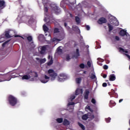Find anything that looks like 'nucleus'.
Here are the masks:
<instances>
[{
    "mask_svg": "<svg viewBox=\"0 0 130 130\" xmlns=\"http://www.w3.org/2000/svg\"><path fill=\"white\" fill-rule=\"evenodd\" d=\"M8 102L11 106H15L18 103V99L13 95H10L8 96Z\"/></svg>",
    "mask_w": 130,
    "mask_h": 130,
    "instance_id": "f257e3e1",
    "label": "nucleus"
},
{
    "mask_svg": "<svg viewBox=\"0 0 130 130\" xmlns=\"http://www.w3.org/2000/svg\"><path fill=\"white\" fill-rule=\"evenodd\" d=\"M48 75L51 78V81H54L55 78L57 77V73L54 72L53 69H49L48 70Z\"/></svg>",
    "mask_w": 130,
    "mask_h": 130,
    "instance_id": "f03ea898",
    "label": "nucleus"
},
{
    "mask_svg": "<svg viewBox=\"0 0 130 130\" xmlns=\"http://www.w3.org/2000/svg\"><path fill=\"white\" fill-rule=\"evenodd\" d=\"M51 39V42H55V41H58L59 42V41H61V40H63L64 39V37H66V36L64 34H60L58 36V38H54L52 39H51V37L50 36Z\"/></svg>",
    "mask_w": 130,
    "mask_h": 130,
    "instance_id": "7ed1b4c3",
    "label": "nucleus"
},
{
    "mask_svg": "<svg viewBox=\"0 0 130 130\" xmlns=\"http://www.w3.org/2000/svg\"><path fill=\"white\" fill-rule=\"evenodd\" d=\"M45 21L46 22V25L53 23L54 22V18H53L52 14L47 15V17H45Z\"/></svg>",
    "mask_w": 130,
    "mask_h": 130,
    "instance_id": "20e7f679",
    "label": "nucleus"
},
{
    "mask_svg": "<svg viewBox=\"0 0 130 130\" xmlns=\"http://www.w3.org/2000/svg\"><path fill=\"white\" fill-rule=\"evenodd\" d=\"M110 22L111 24L114 25V26H118V25H119L118 20H117L115 17H112L110 20Z\"/></svg>",
    "mask_w": 130,
    "mask_h": 130,
    "instance_id": "39448f33",
    "label": "nucleus"
},
{
    "mask_svg": "<svg viewBox=\"0 0 130 130\" xmlns=\"http://www.w3.org/2000/svg\"><path fill=\"white\" fill-rule=\"evenodd\" d=\"M26 20H28V24H32L34 21L33 16H26L24 17Z\"/></svg>",
    "mask_w": 130,
    "mask_h": 130,
    "instance_id": "423d86ee",
    "label": "nucleus"
},
{
    "mask_svg": "<svg viewBox=\"0 0 130 130\" xmlns=\"http://www.w3.org/2000/svg\"><path fill=\"white\" fill-rule=\"evenodd\" d=\"M107 20H106V18L104 17L100 18L98 21V23L100 25L102 24H105V23H107Z\"/></svg>",
    "mask_w": 130,
    "mask_h": 130,
    "instance_id": "0eeeda50",
    "label": "nucleus"
},
{
    "mask_svg": "<svg viewBox=\"0 0 130 130\" xmlns=\"http://www.w3.org/2000/svg\"><path fill=\"white\" fill-rule=\"evenodd\" d=\"M52 10H53L56 15H58L60 13V9L55 5L52 8Z\"/></svg>",
    "mask_w": 130,
    "mask_h": 130,
    "instance_id": "6e6552de",
    "label": "nucleus"
},
{
    "mask_svg": "<svg viewBox=\"0 0 130 130\" xmlns=\"http://www.w3.org/2000/svg\"><path fill=\"white\" fill-rule=\"evenodd\" d=\"M44 79H45L41 80V83H43L44 84H45L46 83H47L48 81H49V77L47 76V75H45Z\"/></svg>",
    "mask_w": 130,
    "mask_h": 130,
    "instance_id": "1a4fd4ad",
    "label": "nucleus"
},
{
    "mask_svg": "<svg viewBox=\"0 0 130 130\" xmlns=\"http://www.w3.org/2000/svg\"><path fill=\"white\" fill-rule=\"evenodd\" d=\"M89 94H90V90H86L84 94V99L88 100V98H89Z\"/></svg>",
    "mask_w": 130,
    "mask_h": 130,
    "instance_id": "9d476101",
    "label": "nucleus"
},
{
    "mask_svg": "<svg viewBox=\"0 0 130 130\" xmlns=\"http://www.w3.org/2000/svg\"><path fill=\"white\" fill-rule=\"evenodd\" d=\"M6 8V2L5 1H0V9H5Z\"/></svg>",
    "mask_w": 130,
    "mask_h": 130,
    "instance_id": "9b49d317",
    "label": "nucleus"
},
{
    "mask_svg": "<svg viewBox=\"0 0 130 130\" xmlns=\"http://www.w3.org/2000/svg\"><path fill=\"white\" fill-rule=\"evenodd\" d=\"M79 94H83V89L77 88L75 91L76 95H79Z\"/></svg>",
    "mask_w": 130,
    "mask_h": 130,
    "instance_id": "f8f14e48",
    "label": "nucleus"
},
{
    "mask_svg": "<svg viewBox=\"0 0 130 130\" xmlns=\"http://www.w3.org/2000/svg\"><path fill=\"white\" fill-rule=\"evenodd\" d=\"M126 30H124V29H122L119 31V34L120 36L123 37L126 35Z\"/></svg>",
    "mask_w": 130,
    "mask_h": 130,
    "instance_id": "ddd939ff",
    "label": "nucleus"
},
{
    "mask_svg": "<svg viewBox=\"0 0 130 130\" xmlns=\"http://www.w3.org/2000/svg\"><path fill=\"white\" fill-rule=\"evenodd\" d=\"M80 51L79 50V49H76V52L74 55V57L75 58H78V57L79 56H80Z\"/></svg>",
    "mask_w": 130,
    "mask_h": 130,
    "instance_id": "4468645a",
    "label": "nucleus"
},
{
    "mask_svg": "<svg viewBox=\"0 0 130 130\" xmlns=\"http://www.w3.org/2000/svg\"><path fill=\"white\" fill-rule=\"evenodd\" d=\"M36 60L39 61V62H40L41 64L44 63L46 61V59L43 58V59H40L39 58H36Z\"/></svg>",
    "mask_w": 130,
    "mask_h": 130,
    "instance_id": "2eb2a0df",
    "label": "nucleus"
},
{
    "mask_svg": "<svg viewBox=\"0 0 130 130\" xmlns=\"http://www.w3.org/2000/svg\"><path fill=\"white\" fill-rule=\"evenodd\" d=\"M116 79V77H115V75H114V74H111L109 76V81H115Z\"/></svg>",
    "mask_w": 130,
    "mask_h": 130,
    "instance_id": "dca6fc26",
    "label": "nucleus"
},
{
    "mask_svg": "<svg viewBox=\"0 0 130 130\" xmlns=\"http://www.w3.org/2000/svg\"><path fill=\"white\" fill-rule=\"evenodd\" d=\"M87 115L88 118H89V120H92V119H94L95 118V116H94V115H93L92 113H88Z\"/></svg>",
    "mask_w": 130,
    "mask_h": 130,
    "instance_id": "f3484780",
    "label": "nucleus"
},
{
    "mask_svg": "<svg viewBox=\"0 0 130 130\" xmlns=\"http://www.w3.org/2000/svg\"><path fill=\"white\" fill-rule=\"evenodd\" d=\"M46 51V47H45V46L42 47L41 50L40 51L41 54H44V53H45Z\"/></svg>",
    "mask_w": 130,
    "mask_h": 130,
    "instance_id": "a211bd4d",
    "label": "nucleus"
},
{
    "mask_svg": "<svg viewBox=\"0 0 130 130\" xmlns=\"http://www.w3.org/2000/svg\"><path fill=\"white\" fill-rule=\"evenodd\" d=\"M38 39L40 41H43V40H45V37L43 35H40L38 37Z\"/></svg>",
    "mask_w": 130,
    "mask_h": 130,
    "instance_id": "6ab92c4d",
    "label": "nucleus"
},
{
    "mask_svg": "<svg viewBox=\"0 0 130 130\" xmlns=\"http://www.w3.org/2000/svg\"><path fill=\"white\" fill-rule=\"evenodd\" d=\"M63 125H70V121L67 119H64L63 121Z\"/></svg>",
    "mask_w": 130,
    "mask_h": 130,
    "instance_id": "aec40b11",
    "label": "nucleus"
},
{
    "mask_svg": "<svg viewBox=\"0 0 130 130\" xmlns=\"http://www.w3.org/2000/svg\"><path fill=\"white\" fill-rule=\"evenodd\" d=\"M31 76H30V75H24L23 76H22V80H29V79H30Z\"/></svg>",
    "mask_w": 130,
    "mask_h": 130,
    "instance_id": "412c9836",
    "label": "nucleus"
},
{
    "mask_svg": "<svg viewBox=\"0 0 130 130\" xmlns=\"http://www.w3.org/2000/svg\"><path fill=\"white\" fill-rule=\"evenodd\" d=\"M56 51L58 54H61V53H62V49L60 48V47L57 48Z\"/></svg>",
    "mask_w": 130,
    "mask_h": 130,
    "instance_id": "4be33fe9",
    "label": "nucleus"
},
{
    "mask_svg": "<svg viewBox=\"0 0 130 130\" xmlns=\"http://www.w3.org/2000/svg\"><path fill=\"white\" fill-rule=\"evenodd\" d=\"M116 104V103H115V102L113 101H110L109 106L110 107H113V106H115Z\"/></svg>",
    "mask_w": 130,
    "mask_h": 130,
    "instance_id": "5701e85b",
    "label": "nucleus"
},
{
    "mask_svg": "<svg viewBox=\"0 0 130 130\" xmlns=\"http://www.w3.org/2000/svg\"><path fill=\"white\" fill-rule=\"evenodd\" d=\"M43 30L44 31V32L45 33H46V32H47L48 31V30H49V28H48L47 27V26L45 25V24H44L43 26Z\"/></svg>",
    "mask_w": 130,
    "mask_h": 130,
    "instance_id": "b1692460",
    "label": "nucleus"
},
{
    "mask_svg": "<svg viewBox=\"0 0 130 130\" xmlns=\"http://www.w3.org/2000/svg\"><path fill=\"white\" fill-rule=\"evenodd\" d=\"M119 51H122V52H125V53H128V51L124 50L123 48L120 47L119 48Z\"/></svg>",
    "mask_w": 130,
    "mask_h": 130,
    "instance_id": "393cba45",
    "label": "nucleus"
},
{
    "mask_svg": "<svg viewBox=\"0 0 130 130\" xmlns=\"http://www.w3.org/2000/svg\"><path fill=\"white\" fill-rule=\"evenodd\" d=\"M82 118L83 120H87V119H88V114H85L83 115L82 117Z\"/></svg>",
    "mask_w": 130,
    "mask_h": 130,
    "instance_id": "a878e982",
    "label": "nucleus"
},
{
    "mask_svg": "<svg viewBox=\"0 0 130 130\" xmlns=\"http://www.w3.org/2000/svg\"><path fill=\"white\" fill-rule=\"evenodd\" d=\"M5 37H6V38H11V37L10 35V32L9 31L5 32Z\"/></svg>",
    "mask_w": 130,
    "mask_h": 130,
    "instance_id": "bb28decb",
    "label": "nucleus"
},
{
    "mask_svg": "<svg viewBox=\"0 0 130 130\" xmlns=\"http://www.w3.org/2000/svg\"><path fill=\"white\" fill-rule=\"evenodd\" d=\"M75 21L76 23H77V24L79 25L80 23H81V21H80V18L78 16L75 17Z\"/></svg>",
    "mask_w": 130,
    "mask_h": 130,
    "instance_id": "cd10ccee",
    "label": "nucleus"
},
{
    "mask_svg": "<svg viewBox=\"0 0 130 130\" xmlns=\"http://www.w3.org/2000/svg\"><path fill=\"white\" fill-rule=\"evenodd\" d=\"M72 28L74 31H78V30H80V29H79V27L76 25H73Z\"/></svg>",
    "mask_w": 130,
    "mask_h": 130,
    "instance_id": "c85d7f7f",
    "label": "nucleus"
},
{
    "mask_svg": "<svg viewBox=\"0 0 130 130\" xmlns=\"http://www.w3.org/2000/svg\"><path fill=\"white\" fill-rule=\"evenodd\" d=\"M56 121L58 122V123H61V122L63 121V119H62V118H58L56 119Z\"/></svg>",
    "mask_w": 130,
    "mask_h": 130,
    "instance_id": "c756f323",
    "label": "nucleus"
},
{
    "mask_svg": "<svg viewBox=\"0 0 130 130\" xmlns=\"http://www.w3.org/2000/svg\"><path fill=\"white\" fill-rule=\"evenodd\" d=\"M77 84H81V82H82V78H77L76 79Z\"/></svg>",
    "mask_w": 130,
    "mask_h": 130,
    "instance_id": "7c9ffc66",
    "label": "nucleus"
},
{
    "mask_svg": "<svg viewBox=\"0 0 130 130\" xmlns=\"http://www.w3.org/2000/svg\"><path fill=\"white\" fill-rule=\"evenodd\" d=\"M26 39L29 42H31V41H32L33 40V38H32V36H29L28 37H27L26 38Z\"/></svg>",
    "mask_w": 130,
    "mask_h": 130,
    "instance_id": "2f4dec72",
    "label": "nucleus"
},
{
    "mask_svg": "<svg viewBox=\"0 0 130 130\" xmlns=\"http://www.w3.org/2000/svg\"><path fill=\"white\" fill-rule=\"evenodd\" d=\"M78 124L82 128V129H85V126H84L83 124L80 123V122H78Z\"/></svg>",
    "mask_w": 130,
    "mask_h": 130,
    "instance_id": "473e14b6",
    "label": "nucleus"
},
{
    "mask_svg": "<svg viewBox=\"0 0 130 130\" xmlns=\"http://www.w3.org/2000/svg\"><path fill=\"white\" fill-rule=\"evenodd\" d=\"M108 26L109 27V32H111V31H112L113 30V26H112V25H111L110 24H109Z\"/></svg>",
    "mask_w": 130,
    "mask_h": 130,
    "instance_id": "72a5a7b5",
    "label": "nucleus"
},
{
    "mask_svg": "<svg viewBox=\"0 0 130 130\" xmlns=\"http://www.w3.org/2000/svg\"><path fill=\"white\" fill-rule=\"evenodd\" d=\"M10 41H11V40H9L6 41L5 42H4V43L2 44V46H3V47H5L6 44H8V43L9 42H10Z\"/></svg>",
    "mask_w": 130,
    "mask_h": 130,
    "instance_id": "f704fd0d",
    "label": "nucleus"
},
{
    "mask_svg": "<svg viewBox=\"0 0 130 130\" xmlns=\"http://www.w3.org/2000/svg\"><path fill=\"white\" fill-rule=\"evenodd\" d=\"M53 63V59H52V58H51V59L47 62V66H51Z\"/></svg>",
    "mask_w": 130,
    "mask_h": 130,
    "instance_id": "c9c22d12",
    "label": "nucleus"
},
{
    "mask_svg": "<svg viewBox=\"0 0 130 130\" xmlns=\"http://www.w3.org/2000/svg\"><path fill=\"white\" fill-rule=\"evenodd\" d=\"M68 2L71 5H74L76 3V0H68Z\"/></svg>",
    "mask_w": 130,
    "mask_h": 130,
    "instance_id": "e433bc0d",
    "label": "nucleus"
},
{
    "mask_svg": "<svg viewBox=\"0 0 130 130\" xmlns=\"http://www.w3.org/2000/svg\"><path fill=\"white\" fill-rule=\"evenodd\" d=\"M90 79L91 80H94V79H96V75H95L93 74H92L91 76H90Z\"/></svg>",
    "mask_w": 130,
    "mask_h": 130,
    "instance_id": "4c0bfd02",
    "label": "nucleus"
},
{
    "mask_svg": "<svg viewBox=\"0 0 130 130\" xmlns=\"http://www.w3.org/2000/svg\"><path fill=\"white\" fill-rule=\"evenodd\" d=\"M79 67L80 68V69H85V64L84 63H81L79 65Z\"/></svg>",
    "mask_w": 130,
    "mask_h": 130,
    "instance_id": "58836bf2",
    "label": "nucleus"
},
{
    "mask_svg": "<svg viewBox=\"0 0 130 130\" xmlns=\"http://www.w3.org/2000/svg\"><path fill=\"white\" fill-rule=\"evenodd\" d=\"M59 29L57 28H55L54 29V33H59Z\"/></svg>",
    "mask_w": 130,
    "mask_h": 130,
    "instance_id": "ea45409f",
    "label": "nucleus"
},
{
    "mask_svg": "<svg viewBox=\"0 0 130 130\" xmlns=\"http://www.w3.org/2000/svg\"><path fill=\"white\" fill-rule=\"evenodd\" d=\"M59 77H61V78H63L64 79H66V74H63V73L60 74L59 75Z\"/></svg>",
    "mask_w": 130,
    "mask_h": 130,
    "instance_id": "a19ab883",
    "label": "nucleus"
},
{
    "mask_svg": "<svg viewBox=\"0 0 130 130\" xmlns=\"http://www.w3.org/2000/svg\"><path fill=\"white\" fill-rule=\"evenodd\" d=\"M44 12L46 13H48V8L44 5Z\"/></svg>",
    "mask_w": 130,
    "mask_h": 130,
    "instance_id": "79ce46f5",
    "label": "nucleus"
},
{
    "mask_svg": "<svg viewBox=\"0 0 130 130\" xmlns=\"http://www.w3.org/2000/svg\"><path fill=\"white\" fill-rule=\"evenodd\" d=\"M30 73H34L35 74V76H34V77L35 78H37L38 77V74L37 73V72H32V71H30Z\"/></svg>",
    "mask_w": 130,
    "mask_h": 130,
    "instance_id": "37998d69",
    "label": "nucleus"
},
{
    "mask_svg": "<svg viewBox=\"0 0 130 130\" xmlns=\"http://www.w3.org/2000/svg\"><path fill=\"white\" fill-rule=\"evenodd\" d=\"M85 108L86 109H88L89 111H92V109H91V107H90V106H86Z\"/></svg>",
    "mask_w": 130,
    "mask_h": 130,
    "instance_id": "c03bdc74",
    "label": "nucleus"
},
{
    "mask_svg": "<svg viewBox=\"0 0 130 130\" xmlns=\"http://www.w3.org/2000/svg\"><path fill=\"white\" fill-rule=\"evenodd\" d=\"M63 80H64V79H63L62 78H59V76L58 77V81L59 82H62V81H63Z\"/></svg>",
    "mask_w": 130,
    "mask_h": 130,
    "instance_id": "a18cd8bd",
    "label": "nucleus"
},
{
    "mask_svg": "<svg viewBox=\"0 0 130 130\" xmlns=\"http://www.w3.org/2000/svg\"><path fill=\"white\" fill-rule=\"evenodd\" d=\"M105 120H106V122L109 123V122H110V121L111 120V118H106V119H105Z\"/></svg>",
    "mask_w": 130,
    "mask_h": 130,
    "instance_id": "49530a36",
    "label": "nucleus"
},
{
    "mask_svg": "<svg viewBox=\"0 0 130 130\" xmlns=\"http://www.w3.org/2000/svg\"><path fill=\"white\" fill-rule=\"evenodd\" d=\"M104 70H108V66L105 64L103 66Z\"/></svg>",
    "mask_w": 130,
    "mask_h": 130,
    "instance_id": "de8ad7c7",
    "label": "nucleus"
},
{
    "mask_svg": "<svg viewBox=\"0 0 130 130\" xmlns=\"http://www.w3.org/2000/svg\"><path fill=\"white\" fill-rule=\"evenodd\" d=\"M91 103H92L93 104H96V100H94V99H91Z\"/></svg>",
    "mask_w": 130,
    "mask_h": 130,
    "instance_id": "09e8293b",
    "label": "nucleus"
},
{
    "mask_svg": "<svg viewBox=\"0 0 130 130\" xmlns=\"http://www.w3.org/2000/svg\"><path fill=\"white\" fill-rule=\"evenodd\" d=\"M87 66L88 68H91V62L90 61H87Z\"/></svg>",
    "mask_w": 130,
    "mask_h": 130,
    "instance_id": "8fccbe9b",
    "label": "nucleus"
},
{
    "mask_svg": "<svg viewBox=\"0 0 130 130\" xmlns=\"http://www.w3.org/2000/svg\"><path fill=\"white\" fill-rule=\"evenodd\" d=\"M68 105H69V106H70V105H75V103H74V102H69V103H68Z\"/></svg>",
    "mask_w": 130,
    "mask_h": 130,
    "instance_id": "3c124183",
    "label": "nucleus"
},
{
    "mask_svg": "<svg viewBox=\"0 0 130 130\" xmlns=\"http://www.w3.org/2000/svg\"><path fill=\"white\" fill-rule=\"evenodd\" d=\"M115 40H117V41H119V37L118 36H115Z\"/></svg>",
    "mask_w": 130,
    "mask_h": 130,
    "instance_id": "603ef678",
    "label": "nucleus"
},
{
    "mask_svg": "<svg viewBox=\"0 0 130 130\" xmlns=\"http://www.w3.org/2000/svg\"><path fill=\"white\" fill-rule=\"evenodd\" d=\"M75 98H76V96L75 95L72 96L71 98V101H73V100H75Z\"/></svg>",
    "mask_w": 130,
    "mask_h": 130,
    "instance_id": "864d4df0",
    "label": "nucleus"
},
{
    "mask_svg": "<svg viewBox=\"0 0 130 130\" xmlns=\"http://www.w3.org/2000/svg\"><path fill=\"white\" fill-rule=\"evenodd\" d=\"M86 29L89 31V30H90V26L89 25H86Z\"/></svg>",
    "mask_w": 130,
    "mask_h": 130,
    "instance_id": "5fc2aeb1",
    "label": "nucleus"
},
{
    "mask_svg": "<svg viewBox=\"0 0 130 130\" xmlns=\"http://www.w3.org/2000/svg\"><path fill=\"white\" fill-rule=\"evenodd\" d=\"M102 86H103V87H107V83H103Z\"/></svg>",
    "mask_w": 130,
    "mask_h": 130,
    "instance_id": "6e6d98bb",
    "label": "nucleus"
},
{
    "mask_svg": "<svg viewBox=\"0 0 130 130\" xmlns=\"http://www.w3.org/2000/svg\"><path fill=\"white\" fill-rule=\"evenodd\" d=\"M66 59L67 60H70V59H71V58L70 57L69 55H68L67 57H66Z\"/></svg>",
    "mask_w": 130,
    "mask_h": 130,
    "instance_id": "4d7b16f0",
    "label": "nucleus"
},
{
    "mask_svg": "<svg viewBox=\"0 0 130 130\" xmlns=\"http://www.w3.org/2000/svg\"><path fill=\"white\" fill-rule=\"evenodd\" d=\"M107 75L103 74V78H104V79H106V78H107Z\"/></svg>",
    "mask_w": 130,
    "mask_h": 130,
    "instance_id": "13d9d810",
    "label": "nucleus"
},
{
    "mask_svg": "<svg viewBox=\"0 0 130 130\" xmlns=\"http://www.w3.org/2000/svg\"><path fill=\"white\" fill-rule=\"evenodd\" d=\"M125 55H126V56H127V57H128V58H129V59H130V55H128V54H125Z\"/></svg>",
    "mask_w": 130,
    "mask_h": 130,
    "instance_id": "bf43d9fd",
    "label": "nucleus"
},
{
    "mask_svg": "<svg viewBox=\"0 0 130 130\" xmlns=\"http://www.w3.org/2000/svg\"><path fill=\"white\" fill-rule=\"evenodd\" d=\"M98 64H99V66H102L103 64H102V63H101V62H98Z\"/></svg>",
    "mask_w": 130,
    "mask_h": 130,
    "instance_id": "052dcab7",
    "label": "nucleus"
},
{
    "mask_svg": "<svg viewBox=\"0 0 130 130\" xmlns=\"http://www.w3.org/2000/svg\"><path fill=\"white\" fill-rule=\"evenodd\" d=\"M64 27H66V28H67V27L68 26V23H67V22H64Z\"/></svg>",
    "mask_w": 130,
    "mask_h": 130,
    "instance_id": "680f3d73",
    "label": "nucleus"
},
{
    "mask_svg": "<svg viewBox=\"0 0 130 130\" xmlns=\"http://www.w3.org/2000/svg\"><path fill=\"white\" fill-rule=\"evenodd\" d=\"M48 59H51V58H52V56H51L50 55H49L48 57Z\"/></svg>",
    "mask_w": 130,
    "mask_h": 130,
    "instance_id": "e2e57ef3",
    "label": "nucleus"
},
{
    "mask_svg": "<svg viewBox=\"0 0 130 130\" xmlns=\"http://www.w3.org/2000/svg\"><path fill=\"white\" fill-rule=\"evenodd\" d=\"M122 101H123V99H120L119 101V103H120L122 102Z\"/></svg>",
    "mask_w": 130,
    "mask_h": 130,
    "instance_id": "0e129e2a",
    "label": "nucleus"
},
{
    "mask_svg": "<svg viewBox=\"0 0 130 130\" xmlns=\"http://www.w3.org/2000/svg\"><path fill=\"white\" fill-rule=\"evenodd\" d=\"M110 61L109 60H106V63H109Z\"/></svg>",
    "mask_w": 130,
    "mask_h": 130,
    "instance_id": "69168bd1",
    "label": "nucleus"
},
{
    "mask_svg": "<svg viewBox=\"0 0 130 130\" xmlns=\"http://www.w3.org/2000/svg\"><path fill=\"white\" fill-rule=\"evenodd\" d=\"M14 37L17 38V37H20L19 35H15Z\"/></svg>",
    "mask_w": 130,
    "mask_h": 130,
    "instance_id": "338daca9",
    "label": "nucleus"
},
{
    "mask_svg": "<svg viewBox=\"0 0 130 130\" xmlns=\"http://www.w3.org/2000/svg\"><path fill=\"white\" fill-rule=\"evenodd\" d=\"M70 17H71V18H73V14H70Z\"/></svg>",
    "mask_w": 130,
    "mask_h": 130,
    "instance_id": "774afa93",
    "label": "nucleus"
}]
</instances>
